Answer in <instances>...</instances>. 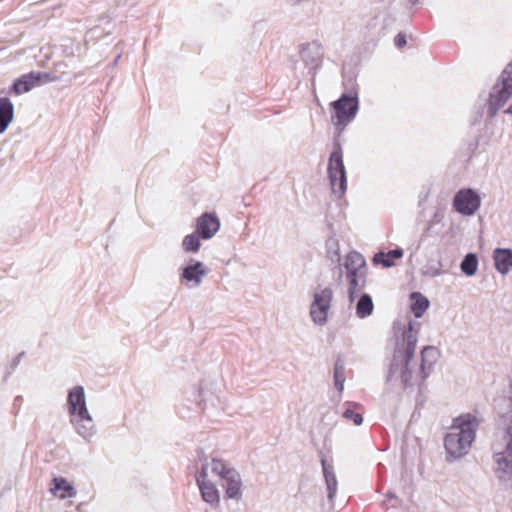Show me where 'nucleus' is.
Instances as JSON below:
<instances>
[{
    "instance_id": "nucleus-1",
    "label": "nucleus",
    "mask_w": 512,
    "mask_h": 512,
    "mask_svg": "<svg viewBox=\"0 0 512 512\" xmlns=\"http://www.w3.org/2000/svg\"><path fill=\"white\" fill-rule=\"evenodd\" d=\"M413 325L409 323V330L403 333L402 342L397 344L391 364V374H399L404 386H412L419 381L423 382L429 375L432 366L439 357V351L433 346H426L421 351V369L419 373L412 371L411 361L417 344V337L412 333Z\"/></svg>"
},
{
    "instance_id": "nucleus-2",
    "label": "nucleus",
    "mask_w": 512,
    "mask_h": 512,
    "mask_svg": "<svg viewBox=\"0 0 512 512\" xmlns=\"http://www.w3.org/2000/svg\"><path fill=\"white\" fill-rule=\"evenodd\" d=\"M478 422L476 417L466 414L453 421L444 438L446 459L454 461L467 455L476 436Z\"/></svg>"
},
{
    "instance_id": "nucleus-3",
    "label": "nucleus",
    "mask_w": 512,
    "mask_h": 512,
    "mask_svg": "<svg viewBox=\"0 0 512 512\" xmlns=\"http://www.w3.org/2000/svg\"><path fill=\"white\" fill-rule=\"evenodd\" d=\"M229 464L224 460L213 457L202 461L196 481L203 501L213 507L220 504V490Z\"/></svg>"
},
{
    "instance_id": "nucleus-4",
    "label": "nucleus",
    "mask_w": 512,
    "mask_h": 512,
    "mask_svg": "<svg viewBox=\"0 0 512 512\" xmlns=\"http://www.w3.org/2000/svg\"><path fill=\"white\" fill-rule=\"evenodd\" d=\"M68 411L70 421L77 434L85 440L91 439L96 433V427L87 408L85 391L82 386H75L69 391Z\"/></svg>"
},
{
    "instance_id": "nucleus-5",
    "label": "nucleus",
    "mask_w": 512,
    "mask_h": 512,
    "mask_svg": "<svg viewBox=\"0 0 512 512\" xmlns=\"http://www.w3.org/2000/svg\"><path fill=\"white\" fill-rule=\"evenodd\" d=\"M493 469L501 481L512 478V426L499 431L492 444Z\"/></svg>"
},
{
    "instance_id": "nucleus-6",
    "label": "nucleus",
    "mask_w": 512,
    "mask_h": 512,
    "mask_svg": "<svg viewBox=\"0 0 512 512\" xmlns=\"http://www.w3.org/2000/svg\"><path fill=\"white\" fill-rule=\"evenodd\" d=\"M346 278L348 281V293L350 301L365 288L367 280V265L365 258L358 252H350L344 261Z\"/></svg>"
},
{
    "instance_id": "nucleus-7",
    "label": "nucleus",
    "mask_w": 512,
    "mask_h": 512,
    "mask_svg": "<svg viewBox=\"0 0 512 512\" xmlns=\"http://www.w3.org/2000/svg\"><path fill=\"white\" fill-rule=\"evenodd\" d=\"M224 380L220 375H205L198 385V398L205 406L216 407L224 400Z\"/></svg>"
},
{
    "instance_id": "nucleus-8",
    "label": "nucleus",
    "mask_w": 512,
    "mask_h": 512,
    "mask_svg": "<svg viewBox=\"0 0 512 512\" xmlns=\"http://www.w3.org/2000/svg\"><path fill=\"white\" fill-rule=\"evenodd\" d=\"M333 291L329 287L316 289L310 305V317L314 324L324 326L329 317Z\"/></svg>"
},
{
    "instance_id": "nucleus-9",
    "label": "nucleus",
    "mask_w": 512,
    "mask_h": 512,
    "mask_svg": "<svg viewBox=\"0 0 512 512\" xmlns=\"http://www.w3.org/2000/svg\"><path fill=\"white\" fill-rule=\"evenodd\" d=\"M209 269L198 260L190 259L180 268L179 280L187 289L199 287L207 277Z\"/></svg>"
},
{
    "instance_id": "nucleus-10",
    "label": "nucleus",
    "mask_w": 512,
    "mask_h": 512,
    "mask_svg": "<svg viewBox=\"0 0 512 512\" xmlns=\"http://www.w3.org/2000/svg\"><path fill=\"white\" fill-rule=\"evenodd\" d=\"M334 115L332 121L337 126H346L352 121L358 111V99L354 96L343 94L340 99L333 102Z\"/></svg>"
},
{
    "instance_id": "nucleus-11",
    "label": "nucleus",
    "mask_w": 512,
    "mask_h": 512,
    "mask_svg": "<svg viewBox=\"0 0 512 512\" xmlns=\"http://www.w3.org/2000/svg\"><path fill=\"white\" fill-rule=\"evenodd\" d=\"M481 206L480 195L471 188L459 190L453 199L454 209L463 216L474 215Z\"/></svg>"
},
{
    "instance_id": "nucleus-12",
    "label": "nucleus",
    "mask_w": 512,
    "mask_h": 512,
    "mask_svg": "<svg viewBox=\"0 0 512 512\" xmlns=\"http://www.w3.org/2000/svg\"><path fill=\"white\" fill-rule=\"evenodd\" d=\"M328 173L332 189L335 193L342 195L346 190V173L340 149L335 150L328 163Z\"/></svg>"
},
{
    "instance_id": "nucleus-13",
    "label": "nucleus",
    "mask_w": 512,
    "mask_h": 512,
    "mask_svg": "<svg viewBox=\"0 0 512 512\" xmlns=\"http://www.w3.org/2000/svg\"><path fill=\"white\" fill-rule=\"evenodd\" d=\"M52 80L53 78L48 73L31 72L18 78L12 86V91L16 95H21Z\"/></svg>"
},
{
    "instance_id": "nucleus-14",
    "label": "nucleus",
    "mask_w": 512,
    "mask_h": 512,
    "mask_svg": "<svg viewBox=\"0 0 512 512\" xmlns=\"http://www.w3.org/2000/svg\"><path fill=\"white\" fill-rule=\"evenodd\" d=\"M221 487L224 489V497L229 500L239 501L243 495V481L240 473L229 465Z\"/></svg>"
},
{
    "instance_id": "nucleus-15",
    "label": "nucleus",
    "mask_w": 512,
    "mask_h": 512,
    "mask_svg": "<svg viewBox=\"0 0 512 512\" xmlns=\"http://www.w3.org/2000/svg\"><path fill=\"white\" fill-rule=\"evenodd\" d=\"M196 231L204 240L211 239L220 229V220L214 213H204L197 219Z\"/></svg>"
},
{
    "instance_id": "nucleus-16",
    "label": "nucleus",
    "mask_w": 512,
    "mask_h": 512,
    "mask_svg": "<svg viewBox=\"0 0 512 512\" xmlns=\"http://www.w3.org/2000/svg\"><path fill=\"white\" fill-rule=\"evenodd\" d=\"M300 55L308 68V73L314 76L321 65L319 47L316 44H307L302 47Z\"/></svg>"
},
{
    "instance_id": "nucleus-17",
    "label": "nucleus",
    "mask_w": 512,
    "mask_h": 512,
    "mask_svg": "<svg viewBox=\"0 0 512 512\" xmlns=\"http://www.w3.org/2000/svg\"><path fill=\"white\" fill-rule=\"evenodd\" d=\"M496 271L501 275H507L512 270V249L496 248L492 254Z\"/></svg>"
},
{
    "instance_id": "nucleus-18",
    "label": "nucleus",
    "mask_w": 512,
    "mask_h": 512,
    "mask_svg": "<svg viewBox=\"0 0 512 512\" xmlns=\"http://www.w3.org/2000/svg\"><path fill=\"white\" fill-rule=\"evenodd\" d=\"M512 94V86L506 82L503 87L495 94L490 97L489 111L491 115H494L510 98Z\"/></svg>"
},
{
    "instance_id": "nucleus-19",
    "label": "nucleus",
    "mask_w": 512,
    "mask_h": 512,
    "mask_svg": "<svg viewBox=\"0 0 512 512\" xmlns=\"http://www.w3.org/2000/svg\"><path fill=\"white\" fill-rule=\"evenodd\" d=\"M50 491L60 499L71 498L76 495L74 487L64 478H54Z\"/></svg>"
},
{
    "instance_id": "nucleus-20",
    "label": "nucleus",
    "mask_w": 512,
    "mask_h": 512,
    "mask_svg": "<svg viewBox=\"0 0 512 512\" xmlns=\"http://www.w3.org/2000/svg\"><path fill=\"white\" fill-rule=\"evenodd\" d=\"M403 250L397 248L389 252H378L374 255L373 262L375 264H381L383 267L390 268L395 265V260L403 257Z\"/></svg>"
},
{
    "instance_id": "nucleus-21",
    "label": "nucleus",
    "mask_w": 512,
    "mask_h": 512,
    "mask_svg": "<svg viewBox=\"0 0 512 512\" xmlns=\"http://www.w3.org/2000/svg\"><path fill=\"white\" fill-rule=\"evenodd\" d=\"M410 307L416 318H421L429 308V300L423 294L414 292L410 296Z\"/></svg>"
},
{
    "instance_id": "nucleus-22",
    "label": "nucleus",
    "mask_w": 512,
    "mask_h": 512,
    "mask_svg": "<svg viewBox=\"0 0 512 512\" xmlns=\"http://www.w3.org/2000/svg\"><path fill=\"white\" fill-rule=\"evenodd\" d=\"M374 304L372 298L368 294H362L356 303V315L364 319L372 314Z\"/></svg>"
},
{
    "instance_id": "nucleus-23",
    "label": "nucleus",
    "mask_w": 512,
    "mask_h": 512,
    "mask_svg": "<svg viewBox=\"0 0 512 512\" xmlns=\"http://www.w3.org/2000/svg\"><path fill=\"white\" fill-rule=\"evenodd\" d=\"M323 473L325 477L326 487L328 491V498L332 500L337 492V479L333 472V467L327 465L325 461H322Z\"/></svg>"
},
{
    "instance_id": "nucleus-24",
    "label": "nucleus",
    "mask_w": 512,
    "mask_h": 512,
    "mask_svg": "<svg viewBox=\"0 0 512 512\" xmlns=\"http://www.w3.org/2000/svg\"><path fill=\"white\" fill-rule=\"evenodd\" d=\"M201 236L197 231L187 234L182 240V249L187 253H197L201 248Z\"/></svg>"
},
{
    "instance_id": "nucleus-25",
    "label": "nucleus",
    "mask_w": 512,
    "mask_h": 512,
    "mask_svg": "<svg viewBox=\"0 0 512 512\" xmlns=\"http://www.w3.org/2000/svg\"><path fill=\"white\" fill-rule=\"evenodd\" d=\"M478 257L474 253L467 254L460 264V269L463 274L468 277H472L477 273L478 270Z\"/></svg>"
},
{
    "instance_id": "nucleus-26",
    "label": "nucleus",
    "mask_w": 512,
    "mask_h": 512,
    "mask_svg": "<svg viewBox=\"0 0 512 512\" xmlns=\"http://www.w3.org/2000/svg\"><path fill=\"white\" fill-rule=\"evenodd\" d=\"M14 119V106L10 99L2 98V133Z\"/></svg>"
},
{
    "instance_id": "nucleus-27",
    "label": "nucleus",
    "mask_w": 512,
    "mask_h": 512,
    "mask_svg": "<svg viewBox=\"0 0 512 512\" xmlns=\"http://www.w3.org/2000/svg\"><path fill=\"white\" fill-rule=\"evenodd\" d=\"M345 380L346 376L344 367L342 365L336 364L334 368V386L339 391V393L344 391Z\"/></svg>"
},
{
    "instance_id": "nucleus-28",
    "label": "nucleus",
    "mask_w": 512,
    "mask_h": 512,
    "mask_svg": "<svg viewBox=\"0 0 512 512\" xmlns=\"http://www.w3.org/2000/svg\"><path fill=\"white\" fill-rule=\"evenodd\" d=\"M355 405L349 404L348 407L343 411V418L351 420L355 425H361L363 417L360 413L354 411Z\"/></svg>"
},
{
    "instance_id": "nucleus-29",
    "label": "nucleus",
    "mask_w": 512,
    "mask_h": 512,
    "mask_svg": "<svg viewBox=\"0 0 512 512\" xmlns=\"http://www.w3.org/2000/svg\"><path fill=\"white\" fill-rule=\"evenodd\" d=\"M424 274L436 277L442 274V264L438 262L436 265L427 266L424 268Z\"/></svg>"
},
{
    "instance_id": "nucleus-30",
    "label": "nucleus",
    "mask_w": 512,
    "mask_h": 512,
    "mask_svg": "<svg viewBox=\"0 0 512 512\" xmlns=\"http://www.w3.org/2000/svg\"><path fill=\"white\" fill-rule=\"evenodd\" d=\"M328 255L333 262L340 261V253L338 243L333 242L328 249Z\"/></svg>"
},
{
    "instance_id": "nucleus-31",
    "label": "nucleus",
    "mask_w": 512,
    "mask_h": 512,
    "mask_svg": "<svg viewBox=\"0 0 512 512\" xmlns=\"http://www.w3.org/2000/svg\"><path fill=\"white\" fill-rule=\"evenodd\" d=\"M406 44V38L404 35L398 34L395 37V45L399 48L403 47Z\"/></svg>"
},
{
    "instance_id": "nucleus-32",
    "label": "nucleus",
    "mask_w": 512,
    "mask_h": 512,
    "mask_svg": "<svg viewBox=\"0 0 512 512\" xmlns=\"http://www.w3.org/2000/svg\"><path fill=\"white\" fill-rule=\"evenodd\" d=\"M20 360V356H17V360L14 362V365L16 366Z\"/></svg>"
}]
</instances>
